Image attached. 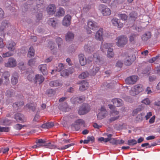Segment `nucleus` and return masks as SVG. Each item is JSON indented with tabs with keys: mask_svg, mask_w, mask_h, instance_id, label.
<instances>
[{
	"mask_svg": "<svg viewBox=\"0 0 160 160\" xmlns=\"http://www.w3.org/2000/svg\"><path fill=\"white\" fill-rule=\"evenodd\" d=\"M116 40V45L118 47H122L127 43L128 38L126 36L123 35L117 37Z\"/></svg>",
	"mask_w": 160,
	"mask_h": 160,
	"instance_id": "f257e3e1",
	"label": "nucleus"
},
{
	"mask_svg": "<svg viewBox=\"0 0 160 160\" xmlns=\"http://www.w3.org/2000/svg\"><path fill=\"white\" fill-rule=\"evenodd\" d=\"M90 110L89 105L87 103H83L80 107L78 113L80 115H83L88 113Z\"/></svg>",
	"mask_w": 160,
	"mask_h": 160,
	"instance_id": "f03ea898",
	"label": "nucleus"
},
{
	"mask_svg": "<svg viewBox=\"0 0 160 160\" xmlns=\"http://www.w3.org/2000/svg\"><path fill=\"white\" fill-rule=\"evenodd\" d=\"M99 8L104 16H108L111 14V12L110 9L104 5H100L99 6Z\"/></svg>",
	"mask_w": 160,
	"mask_h": 160,
	"instance_id": "7ed1b4c3",
	"label": "nucleus"
},
{
	"mask_svg": "<svg viewBox=\"0 0 160 160\" xmlns=\"http://www.w3.org/2000/svg\"><path fill=\"white\" fill-rule=\"evenodd\" d=\"M107 114V112L105 108L103 107H101L99 110V112L97 115V118L98 120L102 119L105 118Z\"/></svg>",
	"mask_w": 160,
	"mask_h": 160,
	"instance_id": "20e7f679",
	"label": "nucleus"
},
{
	"mask_svg": "<svg viewBox=\"0 0 160 160\" xmlns=\"http://www.w3.org/2000/svg\"><path fill=\"white\" fill-rule=\"evenodd\" d=\"M16 44L13 41H9L7 42L6 47L11 52H14L16 49Z\"/></svg>",
	"mask_w": 160,
	"mask_h": 160,
	"instance_id": "39448f33",
	"label": "nucleus"
},
{
	"mask_svg": "<svg viewBox=\"0 0 160 160\" xmlns=\"http://www.w3.org/2000/svg\"><path fill=\"white\" fill-rule=\"evenodd\" d=\"M16 60L12 57L9 58L8 62L5 63V66L7 67L13 68L16 66Z\"/></svg>",
	"mask_w": 160,
	"mask_h": 160,
	"instance_id": "423d86ee",
	"label": "nucleus"
},
{
	"mask_svg": "<svg viewBox=\"0 0 160 160\" xmlns=\"http://www.w3.org/2000/svg\"><path fill=\"white\" fill-rule=\"evenodd\" d=\"M72 19L71 16L69 15H66L63 18L62 21V24L66 27L69 26L71 23V21Z\"/></svg>",
	"mask_w": 160,
	"mask_h": 160,
	"instance_id": "0eeeda50",
	"label": "nucleus"
},
{
	"mask_svg": "<svg viewBox=\"0 0 160 160\" xmlns=\"http://www.w3.org/2000/svg\"><path fill=\"white\" fill-rule=\"evenodd\" d=\"M135 59V57L134 55H128L126 57L124 60V64L125 65L127 66L130 65Z\"/></svg>",
	"mask_w": 160,
	"mask_h": 160,
	"instance_id": "6e6552de",
	"label": "nucleus"
},
{
	"mask_svg": "<svg viewBox=\"0 0 160 160\" xmlns=\"http://www.w3.org/2000/svg\"><path fill=\"white\" fill-rule=\"evenodd\" d=\"M88 28L92 30H96L99 27L98 24L92 20H89L88 22Z\"/></svg>",
	"mask_w": 160,
	"mask_h": 160,
	"instance_id": "1a4fd4ad",
	"label": "nucleus"
},
{
	"mask_svg": "<svg viewBox=\"0 0 160 160\" xmlns=\"http://www.w3.org/2000/svg\"><path fill=\"white\" fill-rule=\"evenodd\" d=\"M138 77L136 76H132L127 78L125 79V82L129 84H132L136 82L137 80Z\"/></svg>",
	"mask_w": 160,
	"mask_h": 160,
	"instance_id": "9d476101",
	"label": "nucleus"
},
{
	"mask_svg": "<svg viewBox=\"0 0 160 160\" xmlns=\"http://www.w3.org/2000/svg\"><path fill=\"white\" fill-rule=\"evenodd\" d=\"M111 22L113 25L117 26L118 28H121L123 26V24L120 22V20L117 18H113L111 20Z\"/></svg>",
	"mask_w": 160,
	"mask_h": 160,
	"instance_id": "9b49d317",
	"label": "nucleus"
},
{
	"mask_svg": "<svg viewBox=\"0 0 160 160\" xmlns=\"http://www.w3.org/2000/svg\"><path fill=\"white\" fill-rule=\"evenodd\" d=\"M94 46L90 43H88L86 44L84 47L85 51L88 53L92 52L94 51Z\"/></svg>",
	"mask_w": 160,
	"mask_h": 160,
	"instance_id": "f8f14e48",
	"label": "nucleus"
},
{
	"mask_svg": "<svg viewBox=\"0 0 160 160\" xmlns=\"http://www.w3.org/2000/svg\"><path fill=\"white\" fill-rule=\"evenodd\" d=\"M56 7L54 4H52L49 5L47 8V11L49 15H52L55 13Z\"/></svg>",
	"mask_w": 160,
	"mask_h": 160,
	"instance_id": "ddd939ff",
	"label": "nucleus"
},
{
	"mask_svg": "<svg viewBox=\"0 0 160 160\" xmlns=\"http://www.w3.org/2000/svg\"><path fill=\"white\" fill-rule=\"evenodd\" d=\"M19 78L18 74L16 72H14L11 79L12 83L14 85H16L18 82Z\"/></svg>",
	"mask_w": 160,
	"mask_h": 160,
	"instance_id": "4468645a",
	"label": "nucleus"
},
{
	"mask_svg": "<svg viewBox=\"0 0 160 160\" xmlns=\"http://www.w3.org/2000/svg\"><path fill=\"white\" fill-rule=\"evenodd\" d=\"M78 84H81L79 88L80 90L81 91H83L86 90L88 86V83L83 80L80 82Z\"/></svg>",
	"mask_w": 160,
	"mask_h": 160,
	"instance_id": "2eb2a0df",
	"label": "nucleus"
},
{
	"mask_svg": "<svg viewBox=\"0 0 160 160\" xmlns=\"http://www.w3.org/2000/svg\"><path fill=\"white\" fill-rule=\"evenodd\" d=\"M44 78L42 75L37 74L33 79V81L35 83H38L40 84L44 81Z\"/></svg>",
	"mask_w": 160,
	"mask_h": 160,
	"instance_id": "dca6fc26",
	"label": "nucleus"
},
{
	"mask_svg": "<svg viewBox=\"0 0 160 160\" xmlns=\"http://www.w3.org/2000/svg\"><path fill=\"white\" fill-rule=\"evenodd\" d=\"M78 58L80 64L84 66L86 64V59L84 54H80L78 55Z\"/></svg>",
	"mask_w": 160,
	"mask_h": 160,
	"instance_id": "f3484780",
	"label": "nucleus"
},
{
	"mask_svg": "<svg viewBox=\"0 0 160 160\" xmlns=\"http://www.w3.org/2000/svg\"><path fill=\"white\" fill-rule=\"evenodd\" d=\"M112 102L115 105L118 107H120L123 104L122 100L120 98L113 99H112Z\"/></svg>",
	"mask_w": 160,
	"mask_h": 160,
	"instance_id": "a211bd4d",
	"label": "nucleus"
},
{
	"mask_svg": "<svg viewBox=\"0 0 160 160\" xmlns=\"http://www.w3.org/2000/svg\"><path fill=\"white\" fill-rule=\"evenodd\" d=\"M103 31L102 28H100L97 32L95 35V38L96 39L101 40L102 39Z\"/></svg>",
	"mask_w": 160,
	"mask_h": 160,
	"instance_id": "6ab92c4d",
	"label": "nucleus"
},
{
	"mask_svg": "<svg viewBox=\"0 0 160 160\" xmlns=\"http://www.w3.org/2000/svg\"><path fill=\"white\" fill-rule=\"evenodd\" d=\"M38 68L43 75L47 74L48 72L46 64L40 65L38 66Z\"/></svg>",
	"mask_w": 160,
	"mask_h": 160,
	"instance_id": "aec40b11",
	"label": "nucleus"
},
{
	"mask_svg": "<svg viewBox=\"0 0 160 160\" xmlns=\"http://www.w3.org/2000/svg\"><path fill=\"white\" fill-rule=\"evenodd\" d=\"M58 108L59 109L64 112L68 111L69 109L67 104L65 103L60 104L58 106Z\"/></svg>",
	"mask_w": 160,
	"mask_h": 160,
	"instance_id": "412c9836",
	"label": "nucleus"
},
{
	"mask_svg": "<svg viewBox=\"0 0 160 160\" xmlns=\"http://www.w3.org/2000/svg\"><path fill=\"white\" fill-rule=\"evenodd\" d=\"M14 118L18 122L24 121V115L20 113H17L14 115Z\"/></svg>",
	"mask_w": 160,
	"mask_h": 160,
	"instance_id": "4be33fe9",
	"label": "nucleus"
},
{
	"mask_svg": "<svg viewBox=\"0 0 160 160\" xmlns=\"http://www.w3.org/2000/svg\"><path fill=\"white\" fill-rule=\"evenodd\" d=\"M110 142L113 145H117L123 144L124 143V141L122 140H116L114 138L110 139Z\"/></svg>",
	"mask_w": 160,
	"mask_h": 160,
	"instance_id": "5701e85b",
	"label": "nucleus"
},
{
	"mask_svg": "<svg viewBox=\"0 0 160 160\" xmlns=\"http://www.w3.org/2000/svg\"><path fill=\"white\" fill-rule=\"evenodd\" d=\"M74 35L72 32H68L65 36V39L66 41L69 42L72 41L73 39Z\"/></svg>",
	"mask_w": 160,
	"mask_h": 160,
	"instance_id": "b1692460",
	"label": "nucleus"
},
{
	"mask_svg": "<svg viewBox=\"0 0 160 160\" xmlns=\"http://www.w3.org/2000/svg\"><path fill=\"white\" fill-rule=\"evenodd\" d=\"M0 123L3 125H8L11 123V120L5 118H0Z\"/></svg>",
	"mask_w": 160,
	"mask_h": 160,
	"instance_id": "393cba45",
	"label": "nucleus"
},
{
	"mask_svg": "<svg viewBox=\"0 0 160 160\" xmlns=\"http://www.w3.org/2000/svg\"><path fill=\"white\" fill-rule=\"evenodd\" d=\"M74 71L73 68L71 69L70 70H69L65 69L63 70L61 73V75L63 77L68 76L70 74L72 73Z\"/></svg>",
	"mask_w": 160,
	"mask_h": 160,
	"instance_id": "a878e982",
	"label": "nucleus"
},
{
	"mask_svg": "<svg viewBox=\"0 0 160 160\" xmlns=\"http://www.w3.org/2000/svg\"><path fill=\"white\" fill-rule=\"evenodd\" d=\"M99 69L100 68L99 67L94 66L92 68L90 69V73L92 75H95L98 72Z\"/></svg>",
	"mask_w": 160,
	"mask_h": 160,
	"instance_id": "bb28decb",
	"label": "nucleus"
},
{
	"mask_svg": "<svg viewBox=\"0 0 160 160\" xmlns=\"http://www.w3.org/2000/svg\"><path fill=\"white\" fill-rule=\"evenodd\" d=\"M10 75V73L8 71L4 72L2 76L5 80V84H7L9 82V78Z\"/></svg>",
	"mask_w": 160,
	"mask_h": 160,
	"instance_id": "cd10ccee",
	"label": "nucleus"
},
{
	"mask_svg": "<svg viewBox=\"0 0 160 160\" xmlns=\"http://www.w3.org/2000/svg\"><path fill=\"white\" fill-rule=\"evenodd\" d=\"M48 24L54 28L57 24V21L56 18H50L48 21Z\"/></svg>",
	"mask_w": 160,
	"mask_h": 160,
	"instance_id": "c85d7f7f",
	"label": "nucleus"
},
{
	"mask_svg": "<svg viewBox=\"0 0 160 160\" xmlns=\"http://www.w3.org/2000/svg\"><path fill=\"white\" fill-rule=\"evenodd\" d=\"M151 36V34L150 32H148L143 35L142 37V39L144 41H147L150 38Z\"/></svg>",
	"mask_w": 160,
	"mask_h": 160,
	"instance_id": "c756f323",
	"label": "nucleus"
},
{
	"mask_svg": "<svg viewBox=\"0 0 160 160\" xmlns=\"http://www.w3.org/2000/svg\"><path fill=\"white\" fill-rule=\"evenodd\" d=\"M46 142L45 141L41 139H38L36 142V143L39 146V148L43 146L46 147Z\"/></svg>",
	"mask_w": 160,
	"mask_h": 160,
	"instance_id": "7c9ffc66",
	"label": "nucleus"
},
{
	"mask_svg": "<svg viewBox=\"0 0 160 160\" xmlns=\"http://www.w3.org/2000/svg\"><path fill=\"white\" fill-rule=\"evenodd\" d=\"M26 107L30 110H31L32 112H34L36 108V104L32 103H28L26 104Z\"/></svg>",
	"mask_w": 160,
	"mask_h": 160,
	"instance_id": "2f4dec72",
	"label": "nucleus"
},
{
	"mask_svg": "<svg viewBox=\"0 0 160 160\" xmlns=\"http://www.w3.org/2000/svg\"><path fill=\"white\" fill-rule=\"evenodd\" d=\"M65 11L64 9L62 8H60L59 10L56 13V16L57 17H62L65 14Z\"/></svg>",
	"mask_w": 160,
	"mask_h": 160,
	"instance_id": "473e14b6",
	"label": "nucleus"
},
{
	"mask_svg": "<svg viewBox=\"0 0 160 160\" xmlns=\"http://www.w3.org/2000/svg\"><path fill=\"white\" fill-rule=\"evenodd\" d=\"M35 51L32 47H31L29 49L28 54V57L30 58L34 56Z\"/></svg>",
	"mask_w": 160,
	"mask_h": 160,
	"instance_id": "72a5a7b5",
	"label": "nucleus"
},
{
	"mask_svg": "<svg viewBox=\"0 0 160 160\" xmlns=\"http://www.w3.org/2000/svg\"><path fill=\"white\" fill-rule=\"evenodd\" d=\"M9 24L8 21L7 20L3 21L1 23V25L0 27V29L2 30H3L5 28L8 27Z\"/></svg>",
	"mask_w": 160,
	"mask_h": 160,
	"instance_id": "f704fd0d",
	"label": "nucleus"
},
{
	"mask_svg": "<svg viewBox=\"0 0 160 160\" xmlns=\"http://www.w3.org/2000/svg\"><path fill=\"white\" fill-rule=\"evenodd\" d=\"M144 108V106L143 104H142L139 105L138 107L135 109L133 111V113L134 114H137L138 112L142 110Z\"/></svg>",
	"mask_w": 160,
	"mask_h": 160,
	"instance_id": "c9c22d12",
	"label": "nucleus"
},
{
	"mask_svg": "<svg viewBox=\"0 0 160 160\" xmlns=\"http://www.w3.org/2000/svg\"><path fill=\"white\" fill-rule=\"evenodd\" d=\"M144 108V106L143 104H142L139 105L138 107L135 109L133 111V113L134 114H137L138 112L142 110Z\"/></svg>",
	"mask_w": 160,
	"mask_h": 160,
	"instance_id": "e433bc0d",
	"label": "nucleus"
},
{
	"mask_svg": "<svg viewBox=\"0 0 160 160\" xmlns=\"http://www.w3.org/2000/svg\"><path fill=\"white\" fill-rule=\"evenodd\" d=\"M134 88L136 91L140 92L143 90L142 85L141 84H138L134 86Z\"/></svg>",
	"mask_w": 160,
	"mask_h": 160,
	"instance_id": "4c0bfd02",
	"label": "nucleus"
},
{
	"mask_svg": "<svg viewBox=\"0 0 160 160\" xmlns=\"http://www.w3.org/2000/svg\"><path fill=\"white\" fill-rule=\"evenodd\" d=\"M46 147L51 149H55L56 148H57L58 149H60L59 148H57L56 146L54 145L53 144H52L50 142H49L47 143L46 142Z\"/></svg>",
	"mask_w": 160,
	"mask_h": 160,
	"instance_id": "58836bf2",
	"label": "nucleus"
},
{
	"mask_svg": "<svg viewBox=\"0 0 160 160\" xmlns=\"http://www.w3.org/2000/svg\"><path fill=\"white\" fill-rule=\"evenodd\" d=\"M49 85L51 87H57L59 85L60 83L58 80H56L50 82Z\"/></svg>",
	"mask_w": 160,
	"mask_h": 160,
	"instance_id": "ea45409f",
	"label": "nucleus"
},
{
	"mask_svg": "<svg viewBox=\"0 0 160 160\" xmlns=\"http://www.w3.org/2000/svg\"><path fill=\"white\" fill-rule=\"evenodd\" d=\"M94 60L98 63L102 62V59L97 54L93 55Z\"/></svg>",
	"mask_w": 160,
	"mask_h": 160,
	"instance_id": "a19ab883",
	"label": "nucleus"
},
{
	"mask_svg": "<svg viewBox=\"0 0 160 160\" xmlns=\"http://www.w3.org/2000/svg\"><path fill=\"white\" fill-rule=\"evenodd\" d=\"M130 17L133 21H135L137 18V13L134 11L131 12L130 14Z\"/></svg>",
	"mask_w": 160,
	"mask_h": 160,
	"instance_id": "79ce46f5",
	"label": "nucleus"
},
{
	"mask_svg": "<svg viewBox=\"0 0 160 160\" xmlns=\"http://www.w3.org/2000/svg\"><path fill=\"white\" fill-rule=\"evenodd\" d=\"M112 51L113 49L112 48H109L108 49L107 56L108 58H111L113 57L114 53Z\"/></svg>",
	"mask_w": 160,
	"mask_h": 160,
	"instance_id": "37998d69",
	"label": "nucleus"
},
{
	"mask_svg": "<svg viewBox=\"0 0 160 160\" xmlns=\"http://www.w3.org/2000/svg\"><path fill=\"white\" fill-rule=\"evenodd\" d=\"M14 53L13 52H11L9 51L5 53H4L2 54V56L3 58H5L6 57H10L13 55Z\"/></svg>",
	"mask_w": 160,
	"mask_h": 160,
	"instance_id": "c03bdc74",
	"label": "nucleus"
},
{
	"mask_svg": "<svg viewBox=\"0 0 160 160\" xmlns=\"http://www.w3.org/2000/svg\"><path fill=\"white\" fill-rule=\"evenodd\" d=\"M137 143V141L134 139H130L128 140L127 144L129 146H134Z\"/></svg>",
	"mask_w": 160,
	"mask_h": 160,
	"instance_id": "a18cd8bd",
	"label": "nucleus"
},
{
	"mask_svg": "<svg viewBox=\"0 0 160 160\" xmlns=\"http://www.w3.org/2000/svg\"><path fill=\"white\" fill-rule=\"evenodd\" d=\"M64 68V65L62 63H59L58 64V67L56 68L57 71L58 72L61 71Z\"/></svg>",
	"mask_w": 160,
	"mask_h": 160,
	"instance_id": "49530a36",
	"label": "nucleus"
},
{
	"mask_svg": "<svg viewBox=\"0 0 160 160\" xmlns=\"http://www.w3.org/2000/svg\"><path fill=\"white\" fill-rule=\"evenodd\" d=\"M138 34L134 33H132L131 34L129 37V41L131 42H133L136 39Z\"/></svg>",
	"mask_w": 160,
	"mask_h": 160,
	"instance_id": "de8ad7c7",
	"label": "nucleus"
},
{
	"mask_svg": "<svg viewBox=\"0 0 160 160\" xmlns=\"http://www.w3.org/2000/svg\"><path fill=\"white\" fill-rule=\"evenodd\" d=\"M85 99V97L83 96L78 97L75 98L76 101L79 103H81Z\"/></svg>",
	"mask_w": 160,
	"mask_h": 160,
	"instance_id": "09e8293b",
	"label": "nucleus"
},
{
	"mask_svg": "<svg viewBox=\"0 0 160 160\" xmlns=\"http://www.w3.org/2000/svg\"><path fill=\"white\" fill-rule=\"evenodd\" d=\"M144 113H142L139 114L136 117V120L138 122H141L143 120L142 116H144Z\"/></svg>",
	"mask_w": 160,
	"mask_h": 160,
	"instance_id": "8fccbe9b",
	"label": "nucleus"
},
{
	"mask_svg": "<svg viewBox=\"0 0 160 160\" xmlns=\"http://www.w3.org/2000/svg\"><path fill=\"white\" fill-rule=\"evenodd\" d=\"M88 73L87 72H84L78 76L79 78L83 79L88 76Z\"/></svg>",
	"mask_w": 160,
	"mask_h": 160,
	"instance_id": "3c124183",
	"label": "nucleus"
},
{
	"mask_svg": "<svg viewBox=\"0 0 160 160\" xmlns=\"http://www.w3.org/2000/svg\"><path fill=\"white\" fill-rule=\"evenodd\" d=\"M48 48L51 50H52L54 48L55 43L52 41H50L48 43Z\"/></svg>",
	"mask_w": 160,
	"mask_h": 160,
	"instance_id": "603ef678",
	"label": "nucleus"
},
{
	"mask_svg": "<svg viewBox=\"0 0 160 160\" xmlns=\"http://www.w3.org/2000/svg\"><path fill=\"white\" fill-rule=\"evenodd\" d=\"M118 17L120 18L121 19L126 20L127 19L128 17L125 14H119Z\"/></svg>",
	"mask_w": 160,
	"mask_h": 160,
	"instance_id": "864d4df0",
	"label": "nucleus"
},
{
	"mask_svg": "<svg viewBox=\"0 0 160 160\" xmlns=\"http://www.w3.org/2000/svg\"><path fill=\"white\" fill-rule=\"evenodd\" d=\"M56 41L59 47V46L62 43V39L60 37H58L56 38Z\"/></svg>",
	"mask_w": 160,
	"mask_h": 160,
	"instance_id": "5fc2aeb1",
	"label": "nucleus"
},
{
	"mask_svg": "<svg viewBox=\"0 0 160 160\" xmlns=\"http://www.w3.org/2000/svg\"><path fill=\"white\" fill-rule=\"evenodd\" d=\"M34 74L33 72L31 74H29L27 77V78L30 81H32L34 79Z\"/></svg>",
	"mask_w": 160,
	"mask_h": 160,
	"instance_id": "6e6d98bb",
	"label": "nucleus"
},
{
	"mask_svg": "<svg viewBox=\"0 0 160 160\" xmlns=\"http://www.w3.org/2000/svg\"><path fill=\"white\" fill-rule=\"evenodd\" d=\"M55 93V91L52 89H48L46 92V94L48 95L54 94Z\"/></svg>",
	"mask_w": 160,
	"mask_h": 160,
	"instance_id": "4d7b16f0",
	"label": "nucleus"
},
{
	"mask_svg": "<svg viewBox=\"0 0 160 160\" xmlns=\"http://www.w3.org/2000/svg\"><path fill=\"white\" fill-rule=\"evenodd\" d=\"M9 128L8 127H0V132H8L9 131Z\"/></svg>",
	"mask_w": 160,
	"mask_h": 160,
	"instance_id": "13d9d810",
	"label": "nucleus"
},
{
	"mask_svg": "<svg viewBox=\"0 0 160 160\" xmlns=\"http://www.w3.org/2000/svg\"><path fill=\"white\" fill-rule=\"evenodd\" d=\"M98 140L101 142L103 141L105 142H107L108 141H109L110 139L108 138H104L103 137H101L98 139Z\"/></svg>",
	"mask_w": 160,
	"mask_h": 160,
	"instance_id": "bf43d9fd",
	"label": "nucleus"
},
{
	"mask_svg": "<svg viewBox=\"0 0 160 160\" xmlns=\"http://www.w3.org/2000/svg\"><path fill=\"white\" fill-rule=\"evenodd\" d=\"M76 123L80 126L83 125L84 123V121L81 119H78L76 121Z\"/></svg>",
	"mask_w": 160,
	"mask_h": 160,
	"instance_id": "052dcab7",
	"label": "nucleus"
},
{
	"mask_svg": "<svg viewBox=\"0 0 160 160\" xmlns=\"http://www.w3.org/2000/svg\"><path fill=\"white\" fill-rule=\"evenodd\" d=\"M23 126L24 125L22 126L21 124H17L14 126V128L17 130H20L22 128V127H23Z\"/></svg>",
	"mask_w": 160,
	"mask_h": 160,
	"instance_id": "680f3d73",
	"label": "nucleus"
},
{
	"mask_svg": "<svg viewBox=\"0 0 160 160\" xmlns=\"http://www.w3.org/2000/svg\"><path fill=\"white\" fill-rule=\"evenodd\" d=\"M142 103L145 104L146 105H148L150 104V102L148 98H145L142 101Z\"/></svg>",
	"mask_w": 160,
	"mask_h": 160,
	"instance_id": "e2e57ef3",
	"label": "nucleus"
},
{
	"mask_svg": "<svg viewBox=\"0 0 160 160\" xmlns=\"http://www.w3.org/2000/svg\"><path fill=\"white\" fill-rule=\"evenodd\" d=\"M35 60L33 59H32L29 60L28 64L30 66H32L35 64Z\"/></svg>",
	"mask_w": 160,
	"mask_h": 160,
	"instance_id": "0e129e2a",
	"label": "nucleus"
},
{
	"mask_svg": "<svg viewBox=\"0 0 160 160\" xmlns=\"http://www.w3.org/2000/svg\"><path fill=\"white\" fill-rule=\"evenodd\" d=\"M54 124L53 122H51L46 123L47 128H52L54 126Z\"/></svg>",
	"mask_w": 160,
	"mask_h": 160,
	"instance_id": "69168bd1",
	"label": "nucleus"
},
{
	"mask_svg": "<svg viewBox=\"0 0 160 160\" xmlns=\"http://www.w3.org/2000/svg\"><path fill=\"white\" fill-rule=\"evenodd\" d=\"M119 117V116H118L115 117H111L109 119V121L110 122H112L114 121L115 120L118 119Z\"/></svg>",
	"mask_w": 160,
	"mask_h": 160,
	"instance_id": "338daca9",
	"label": "nucleus"
},
{
	"mask_svg": "<svg viewBox=\"0 0 160 160\" xmlns=\"http://www.w3.org/2000/svg\"><path fill=\"white\" fill-rule=\"evenodd\" d=\"M111 47V45L110 44L108 43H105L102 46V47L104 48H110Z\"/></svg>",
	"mask_w": 160,
	"mask_h": 160,
	"instance_id": "774afa93",
	"label": "nucleus"
}]
</instances>
